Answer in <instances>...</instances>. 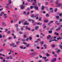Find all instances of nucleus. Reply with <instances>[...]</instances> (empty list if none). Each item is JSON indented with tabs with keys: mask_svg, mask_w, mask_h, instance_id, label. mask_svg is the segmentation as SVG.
<instances>
[{
	"mask_svg": "<svg viewBox=\"0 0 62 62\" xmlns=\"http://www.w3.org/2000/svg\"><path fill=\"white\" fill-rule=\"evenodd\" d=\"M46 54L47 57H48L49 56H50V55H49V54H48V53H46Z\"/></svg>",
	"mask_w": 62,
	"mask_h": 62,
	"instance_id": "nucleus-23",
	"label": "nucleus"
},
{
	"mask_svg": "<svg viewBox=\"0 0 62 62\" xmlns=\"http://www.w3.org/2000/svg\"><path fill=\"white\" fill-rule=\"evenodd\" d=\"M3 51V49H0V52H2V51Z\"/></svg>",
	"mask_w": 62,
	"mask_h": 62,
	"instance_id": "nucleus-58",
	"label": "nucleus"
},
{
	"mask_svg": "<svg viewBox=\"0 0 62 62\" xmlns=\"http://www.w3.org/2000/svg\"><path fill=\"white\" fill-rule=\"evenodd\" d=\"M23 37L24 38H27V36L26 35V34L24 35L23 36Z\"/></svg>",
	"mask_w": 62,
	"mask_h": 62,
	"instance_id": "nucleus-19",
	"label": "nucleus"
},
{
	"mask_svg": "<svg viewBox=\"0 0 62 62\" xmlns=\"http://www.w3.org/2000/svg\"><path fill=\"white\" fill-rule=\"evenodd\" d=\"M2 24L3 25H4V26H5L6 25V24L4 22H3L2 23Z\"/></svg>",
	"mask_w": 62,
	"mask_h": 62,
	"instance_id": "nucleus-13",
	"label": "nucleus"
},
{
	"mask_svg": "<svg viewBox=\"0 0 62 62\" xmlns=\"http://www.w3.org/2000/svg\"><path fill=\"white\" fill-rule=\"evenodd\" d=\"M42 23H37V24H38V25H41V24H42Z\"/></svg>",
	"mask_w": 62,
	"mask_h": 62,
	"instance_id": "nucleus-21",
	"label": "nucleus"
},
{
	"mask_svg": "<svg viewBox=\"0 0 62 62\" xmlns=\"http://www.w3.org/2000/svg\"><path fill=\"white\" fill-rule=\"evenodd\" d=\"M49 22L48 20H45L44 21V23H47Z\"/></svg>",
	"mask_w": 62,
	"mask_h": 62,
	"instance_id": "nucleus-26",
	"label": "nucleus"
},
{
	"mask_svg": "<svg viewBox=\"0 0 62 62\" xmlns=\"http://www.w3.org/2000/svg\"><path fill=\"white\" fill-rule=\"evenodd\" d=\"M59 39H62V38H61L60 37H59Z\"/></svg>",
	"mask_w": 62,
	"mask_h": 62,
	"instance_id": "nucleus-64",
	"label": "nucleus"
},
{
	"mask_svg": "<svg viewBox=\"0 0 62 62\" xmlns=\"http://www.w3.org/2000/svg\"><path fill=\"white\" fill-rule=\"evenodd\" d=\"M57 8H56L55 10H54V12H56L57 11Z\"/></svg>",
	"mask_w": 62,
	"mask_h": 62,
	"instance_id": "nucleus-54",
	"label": "nucleus"
},
{
	"mask_svg": "<svg viewBox=\"0 0 62 62\" xmlns=\"http://www.w3.org/2000/svg\"><path fill=\"white\" fill-rule=\"evenodd\" d=\"M51 36L50 35H48V36L47 37V39H49L50 38H51Z\"/></svg>",
	"mask_w": 62,
	"mask_h": 62,
	"instance_id": "nucleus-8",
	"label": "nucleus"
},
{
	"mask_svg": "<svg viewBox=\"0 0 62 62\" xmlns=\"http://www.w3.org/2000/svg\"><path fill=\"white\" fill-rule=\"evenodd\" d=\"M8 31V29H6L5 30V31L6 32H7V31Z\"/></svg>",
	"mask_w": 62,
	"mask_h": 62,
	"instance_id": "nucleus-55",
	"label": "nucleus"
},
{
	"mask_svg": "<svg viewBox=\"0 0 62 62\" xmlns=\"http://www.w3.org/2000/svg\"><path fill=\"white\" fill-rule=\"evenodd\" d=\"M17 20H18V19L17 18L16 19H14V21L16 22V21H17Z\"/></svg>",
	"mask_w": 62,
	"mask_h": 62,
	"instance_id": "nucleus-47",
	"label": "nucleus"
},
{
	"mask_svg": "<svg viewBox=\"0 0 62 62\" xmlns=\"http://www.w3.org/2000/svg\"><path fill=\"white\" fill-rule=\"evenodd\" d=\"M25 21V20H23V21H21V23H23L24 22V21Z\"/></svg>",
	"mask_w": 62,
	"mask_h": 62,
	"instance_id": "nucleus-37",
	"label": "nucleus"
},
{
	"mask_svg": "<svg viewBox=\"0 0 62 62\" xmlns=\"http://www.w3.org/2000/svg\"><path fill=\"white\" fill-rule=\"evenodd\" d=\"M42 8H41V9L42 10H44V7L43 5H42Z\"/></svg>",
	"mask_w": 62,
	"mask_h": 62,
	"instance_id": "nucleus-22",
	"label": "nucleus"
},
{
	"mask_svg": "<svg viewBox=\"0 0 62 62\" xmlns=\"http://www.w3.org/2000/svg\"><path fill=\"white\" fill-rule=\"evenodd\" d=\"M52 47H54V45H53L52 46Z\"/></svg>",
	"mask_w": 62,
	"mask_h": 62,
	"instance_id": "nucleus-63",
	"label": "nucleus"
},
{
	"mask_svg": "<svg viewBox=\"0 0 62 62\" xmlns=\"http://www.w3.org/2000/svg\"><path fill=\"white\" fill-rule=\"evenodd\" d=\"M59 16H56V19H59Z\"/></svg>",
	"mask_w": 62,
	"mask_h": 62,
	"instance_id": "nucleus-30",
	"label": "nucleus"
},
{
	"mask_svg": "<svg viewBox=\"0 0 62 62\" xmlns=\"http://www.w3.org/2000/svg\"><path fill=\"white\" fill-rule=\"evenodd\" d=\"M56 59L55 58L51 60V62H54L55 61H56Z\"/></svg>",
	"mask_w": 62,
	"mask_h": 62,
	"instance_id": "nucleus-3",
	"label": "nucleus"
},
{
	"mask_svg": "<svg viewBox=\"0 0 62 62\" xmlns=\"http://www.w3.org/2000/svg\"><path fill=\"white\" fill-rule=\"evenodd\" d=\"M54 34V35H58L59 34L58 33H56V32H55Z\"/></svg>",
	"mask_w": 62,
	"mask_h": 62,
	"instance_id": "nucleus-34",
	"label": "nucleus"
},
{
	"mask_svg": "<svg viewBox=\"0 0 62 62\" xmlns=\"http://www.w3.org/2000/svg\"><path fill=\"white\" fill-rule=\"evenodd\" d=\"M16 27H18V24H16Z\"/></svg>",
	"mask_w": 62,
	"mask_h": 62,
	"instance_id": "nucleus-45",
	"label": "nucleus"
},
{
	"mask_svg": "<svg viewBox=\"0 0 62 62\" xmlns=\"http://www.w3.org/2000/svg\"><path fill=\"white\" fill-rule=\"evenodd\" d=\"M39 28V27L38 26H36L35 28V29L36 30H38V29Z\"/></svg>",
	"mask_w": 62,
	"mask_h": 62,
	"instance_id": "nucleus-4",
	"label": "nucleus"
},
{
	"mask_svg": "<svg viewBox=\"0 0 62 62\" xmlns=\"http://www.w3.org/2000/svg\"><path fill=\"white\" fill-rule=\"evenodd\" d=\"M46 17H49V15L48 14H46Z\"/></svg>",
	"mask_w": 62,
	"mask_h": 62,
	"instance_id": "nucleus-15",
	"label": "nucleus"
},
{
	"mask_svg": "<svg viewBox=\"0 0 62 62\" xmlns=\"http://www.w3.org/2000/svg\"><path fill=\"white\" fill-rule=\"evenodd\" d=\"M8 1H9V4H11V0H8Z\"/></svg>",
	"mask_w": 62,
	"mask_h": 62,
	"instance_id": "nucleus-31",
	"label": "nucleus"
},
{
	"mask_svg": "<svg viewBox=\"0 0 62 62\" xmlns=\"http://www.w3.org/2000/svg\"><path fill=\"white\" fill-rule=\"evenodd\" d=\"M57 5L58 6V7H61L62 6V4L59 3L58 4H57Z\"/></svg>",
	"mask_w": 62,
	"mask_h": 62,
	"instance_id": "nucleus-2",
	"label": "nucleus"
},
{
	"mask_svg": "<svg viewBox=\"0 0 62 62\" xmlns=\"http://www.w3.org/2000/svg\"><path fill=\"white\" fill-rule=\"evenodd\" d=\"M60 29H61V28H57L56 29V31H60Z\"/></svg>",
	"mask_w": 62,
	"mask_h": 62,
	"instance_id": "nucleus-11",
	"label": "nucleus"
},
{
	"mask_svg": "<svg viewBox=\"0 0 62 62\" xmlns=\"http://www.w3.org/2000/svg\"><path fill=\"white\" fill-rule=\"evenodd\" d=\"M29 38H27L26 39V41H28V39H29Z\"/></svg>",
	"mask_w": 62,
	"mask_h": 62,
	"instance_id": "nucleus-59",
	"label": "nucleus"
},
{
	"mask_svg": "<svg viewBox=\"0 0 62 62\" xmlns=\"http://www.w3.org/2000/svg\"><path fill=\"white\" fill-rule=\"evenodd\" d=\"M52 31H48V32L49 33H50V34H51L52 33Z\"/></svg>",
	"mask_w": 62,
	"mask_h": 62,
	"instance_id": "nucleus-28",
	"label": "nucleus"
},
{
	"mask_svg": "<svg viewBox=\"0 0 62 62\" xmlns=\"http://www.w3.org/2000/svg\"><path fill=\"white\" fill-rule=\"evenodd\" d=\"M26 29H27V30H30V29L28 28V27L27 26H26Z\"/></svg>",
	"mask_w": 62,
	"mask_h": 62,
	"instance_id": "nucleus-7",
	"label": "nucleus"
},
{
	"mask_svg": "<svg viewBox=\"0 0 62 62\" xmlns=\"http://www.w3.org/2000/svg\"><path fill=\"white\" fill-rule=\"evenodd\" d=\"M20 49H23V46H20Z\"/></svg>",
	"mask_w": 62,
	"mask_h": 62,
	"instance_id": "nucleus-41",
	"label": "nucleus"
},
{
	"mask_svg": "<svg viewBox=\"0 0 62 62\" xmlns=\"http://www.w3.org/2000/svg\"><path fill=\"white\" fill-rule=\"evenodd\" d=\"M48 2H46V5H48Z\"/></svg>",
	"mask_w": 62,
	"mask_h": 62,
	"instance_id": "nucleus-44",
	"label": "nucleus"
},
{
	"mask_svg": "<svg viewBox=\"0 0 62 62\" xmlns=\"http://www.w3.org/2000/svg\"><path fill=\"white\" fill-rule=\"evenodd\" d=\"M42 19V17L40 18L39 19V21H41Z\"/></svg>",
	"mask_w": 62,
	"mask_h": 62,
	"instance_id": "nucleus-25",
	"label": "nucleus"
},
{
	"mask_svg": "<svg viewBox=\"0 0 62 62\" xmlns=\"http://www.w3.org/2000/svg\"><path fill=\"white\" fill-rule=\"evenodd\" d=\"M19 33L20 34H23V32L21 31H19Z\"/></svg>",
	"mask_w": 62,
	"mask_h": 62,
	"instance_id": "nucleus-39",
	"label": "nucleus"
},
{
	"mask_svg": "<svg viewBox=\"0 0 62 62\" xmlns=\"http://www.w3.org/2000/svg\"><path fill=\"white\" fill-rule=\"evenodd\" d=\"M19 43H20V41H18L17 42H16L17 45H18V44Z\"/></svg>",
	"mask_w": 62,
	"mask_h": 62,
	"instance_id": "nucleus-40",
	"label": "nucleus"
},
{
	"mask_svg": "<svg viewBox=\"0 0 62 62\" xmlns=\"http://www.w3.org/2000/svg\"><path fill=\"white\" fill-rule=\"evenodd\" d=\"M13 46L14 47H16V45H15V44H14V43H13Z\"/></svg>",
	"mask_w": 62,
	"mask_h": 62,
	"instance_id": "nucleus-24",
	"label": "nucleus"
},
{
	"mask_svg": "<svg viewBox=\"0 0 62 62\" xmlns=\"http://www.w3.org/2000/svg\"><path fill=\"white\" fill-rule=\"evenodd\" d=\"M49 61V60L48 59L45 60V61L46 62V61Z\"/></svg>",
	"mask_w": 62,
	"mask_h": 62,
	"instance_id": "nucleus-48",
	"label": "nucleus"
},
{
	"mask_svg": "<svg viewBox=\"0 0 62 62\" xmlns=\"http://www.w3.org/2000/svg\"><path fill=\"white\" fill-rule=\"evenodd\" d=\"M23 43L24 44H25V45H26V44H27V43L26 42H23Z\"/></svg>",
	"mask_w": 62,
	"mask_h": 62,
	"instance_id": "nucleus-36",
	"label": "nucleus"
},
{
	"mask_svg": "<svg viewBox=\"0 0 62 62\" xmlns=\"http://www.w3.org/2000/svg\"><path fill=\"white\" fill-rule=\"evenodd\" d=\"M61 50H58L56 51L57 53H59L60 52Z\"/></svg>",
	"mask_w": 62,
	"mask_h": 62,
	"instance_id": "nucleus-17",
	"label": "nucleus"
},
{
	"mask_svg": "<svg viewBox=\"0 0 62 62\" xmlns=\"http://www.w3.org/2000/svg\"><path fill=\"white\" fill-rule=\"evenodd\" d=\"M9 57H7L6 59H9L10 58Z\"/></svg>",
	"mask_w": 62,
	"mask_h": 62,
	"instance_id": "nucleus-43",
	"label": "nucleus"
},
{
	"mask_svg": "<svg viewBox=\"0 0 62 62\" xmlns=\"http://www.w3.org/2000/svg\"><path fill=\"white\" fill-rule=\"evenodd\" d=\"M21 30L22 31H23V27H21V28H20Z\"/></svg>",
	"mask_w": 62,
	"mask_h": 62,
	"instance_id": "nucleus-35",
	"label": "nucleus"
},
{
	"mask_svg": "<svg viewBox=\"0 0 62 62\" xmlns=\"http://www.w3.org/2000/svg\"><path fill=\"white\" fill-rule=\"evenodd\" d=\"M9 57L11 59H12V57L11 56H10Z\"/></svg>",
	"mask_w": 62,
	"mask_h": 62,
	"instance_id": "nucleus-42",
	"label": "nucleus"
},
{
	"mask_svg": "<svg viewBox=\"0 0 62 62\" xmlns=\"http://www.w3.org/2000/svg\"><path fill=\"white\" fill-rule=\"evenodd\" d=\"M21 9H23L24 8V6L23 5H21Z\"/></svg>",
	"mask_w": 62,
	"mask_h": 62,
	"instance_id": "nucleus-1",
	"label": "nucleus"
},
{
	"mask_svg": "<svg viewBox=\"0 0 62 62\" xmlns=\"http://www.w3.org/2000/svg\"><path fill=\"white\" fill-rule=\"evenodd\" d=\"M2 35L1 34H0V38H2Z\"/></svg>",
	"mask_w": 62,
	"mask_h": 62,
	"instance_id": "nucleus-46",
	"label": "nucleus"
},
{
	"mask_svg": "<svg viewBox=\"0 0 62 62\" xmlns=\"http://www.w3.org/2000/svg\"><path fill=\"white\" fill-rule=\"evenodd\" d=\"M7 33L8 34H10L11 33V31H8L7 32Z\"/></svg>",
	"mask_w": 62,
	"mask_h": 62,
	"instance_id": "nucleus-32",
	"label": "nucleus"
},
{
	"mask_svg": "<svg viewBox=\"0 0 62 62\" xmlns=\"http://www.w3.org/2000/svg\"><path fill=\"white\" fill-rule=\"evenodd\" d=\"M31 17H35V16H34V15L33 14H32V15H31Z\"/></svg>",
	"mask_w": 62,
	"mask_h": 62,
	"instance_id": "nucleus-18",
	"label": "nucleus"
},
{
	"mask_svg": "<svg viewBox=\"0 0 62 62\" xmlns=\"http://www.w3.org/2000/svg\"><path fill=\"white\" fill-rule=\"evenodd\" d=\"M54 38V37L53 36H52V37H51V38L50 39V40L51 39H53Z\"/></svg>",
	"mask_w": 62,
	"mask_h": 62,
	"instance_id": "nucleus-53",
	"label": "nucleus"
},
{
	"mask_svg": "<svg viewBox=\"0 0 62 62\" xmlns=\"http://www.w3.org/2000/svg\"><path fill=\"white\" fill-rule=\"evenodd\" d=\"M4 12H2L1 13V14H0V16H2V15H3L4 14Z\"/></svg>",
	"mask_w": 62,
	"mask_h": 62,
	"instance_id": "nucleus-12",
	"label": "nucleus"
},
{
	"mask_svg": "<svg viewBox=\"0 0 62 62\" xmlns=\"http://www.w3.org/2000/svg\"><path fill=\"white\" fill-rule=\"evenodd\" d=\"M53 41H57V40L56 39H54L53 40Z\"/></svg>",
	"mask_w": 62,
	"mask_h": 62,
	"instance_id": "nucleus-33",
	"label": "nucleus"
},
{
	"mask_svg": "<svg viewBox=\"0 0 62 62\" xmlns=\"http://www.w3.org/2000/svg\"><path fill=\"white\" fill-rule=\"evenodd\" d=\"M27 21H26L25 22V23H23V24L24 25H28L29 24V23H27Z\"/></svg>",
	"mask_w": 62,
	"mask_h": 62,
	"instance_id": "nucleus-5",
	"label": "nucleus"
},
{
	"mask_svg": "<svg viewBox=\"0 0 62 62\" xmlns=\"http://www.w3.org/2000/svg\"><path fill=\"white\" fill-rule=\"evenodd\" d=\"M62 21V19H60V21H59V22H61Z\"/></svg>",
	"mask_w": 62,
	"mask_h": 62,
	"instance_id": "nucleus-56",
	"label": "nucleus"
},
{
	"mask_svg": "<svg viewBox=\"0 0 62 62\" xmlns=\"http://www.w3.org/2000/svg\"><path fill=\"white\" fill-rule=\"evenodd\" d=\"M29 39H30V40H31V39H32V37H30L29 38Z\"/></svg>",
	"mask_w": 62,
	"mask_h": 62,
	"instance_id": "nucleus-60",
	"label": "nucleus"
},
{
	"mask_svg": "<svg viewBox=\"0 0 62 62\" xmlns=\"http://www.w3.org/2000/svg\"><path fill=\"white\" fill-rule=\"evenodd\" d=\"M59 47H60V48L61 49H62V45L61 44H60L59 45Z\"/></svg>",
	"mask_w": 62,
	"mask_h": 62,
	"instance_id": "nucleus-16",
	"label": "nucleus"
},
{
	"mask_svg": "<svg viewBox=\"0 0 62 62\" xmlns=\"http://www.w3.org/2000/svg\"><path fill=\"white\" fill-rule=\"evenodd\" d=\"M26 12L25 11L23 12V14H26Z\"/></svg>",
	"mask_w": 62,
	"mask_h": 62,
	"instance_id": "nucleus-61",
	"label": "nucleus"
},
{
	"mask_svg": "<svg viewBox=\"0 0 62 62\" xmlns=\"http://www.w3.org/2000/svg\"><path fill=\"white\" fill-rule=\"evenodd\" d=\"M40 43L41 44V45H43V43H44V42H43V41H42V42L40 41Z\"/></svg>",
	"mask_w": 62,
	"mask_h": 62,
	"instance_id": "nucleus-20",
	"label": "nucleus"
},
{
	"mask_svg": "<svg viewBox=\"0 0 62 62\" xmlns=\"http://www.w3.org/2000/svg\"><path fill=\"white\" fill-rule=\"evenodd\" d=\"M34 8L35 9H36V10H38V8H39L36 6H34Z\"/></svg>",
	"mask_w": 62,
	"mask_h": 62,
	"instance_id": "nucleus-9",
	"label": "nucleus"
},
{
	"mask_svg": "<svg viewBox=\"0 0 62 62\" xmlns=\"http://www.w3.org/2000/svg\"><path fill=\"white\" fill-rule=\"evenodd\" d=\"M44 47H46L47 46L45 45V44L44 45H43Z\"/></svg>",
	"mask_w": 62,
	"mask_h": 62,
	"instance_id": "nucleus-57",
	"label": "nucleus"
},
{
	"mask_svg": "<svg viewBox=\"0 0 62 62\" xmlns=\"http://www.w3.org/2000/svg\"><path fill=\"white\" fill-rule=\"evenodd\" d=\"M44 28H45L46 27V26L45 25V24H44L43 25V26Z\"/></svg>",
	"mask_w": 62,
	"mask_h": 62,
	"instance_id": "nucleus-10",
	"label": "nucleus"
},
{
	"mask_svg": "<svg viewBox=\"0 0 62 62\" xmlns=\"http://www.w3.org/2000/svg\"><path fill=\"white\" fill-rule=\"evenodd\" d=\"M42 58H43V59H46L47 57H43Z\"/></svg>",
	"mask_w": 62,
	"mask_h": 62,
	"instance_id": "nucleus-27",
	"label": "nucleus"
},
{
	"mask_svg": "<svg viewBox=\"0 0 62 62\" xmlns=\"http://www.w3.org/2000/svg\"><path fill=\"white\" fill-rule=\"evenodd\" d=\"M35 17H36V20H38V19H39V17H38V15H37L36 16H35Z\"/></svg>",
	"mask_w": 62,
	"mask_h": 62,
	"instance_id": "nucleus-6",
	"label": "nucleus"
},
{
	"mask_svg": "<svg viewBox=\"0 0 62 62\" xmlns=\"http://www.w3.org/2000/svg\"><path fill=\"white\" fill-rule=\"evenodd\" d=\"M29 46H30V44H28L26 45V47H29Z\"/></svg>",
	"mask_w": 62,
	"mask_h": 62,
	"instance_id": "nucleus-14",
	"label": "nucleus"
},
{
	"mask_svg": "<svg viewBox=\"0 0 62 62\" xmlns=\"http://www.w3.org/2000/svg\"><path fill=\"white\" fill-rule=\"evenodd\" d=\"M31 21H32V23H34L35 22V21H34L33 20H31Z\"/></svg>",
	"mask_w": 62,
	"mask_h": 62,
	"instance_id": "nucleus-49",
	"label": "nucleus"
},
{
	"mask_svg": "<svg viewBox=\"0 0 62 62\" xmlns=\"http://www.w3.org/2000/svg\"><path fill=\"white\" fill-rule=\"evenodd\" d=\"M59 16H60V17H62V13H60L59 14Z\"/></svg>",
	"mask_w": 62,
	"mask_h": 62,
	"instance_id": "nucleus-38",
	"label": "nucleus"
},
{
	"mask_svg": "<svg viewBox=\"0 0 62 62\" xmlns=\"http://www.w3.org/2000/svg\"><path fill=\"white\" fill-rule=\"evenodd\" d=\"M37 48L38 49H39V48H40V47H39V46H37Z\"/></svg>",
	"mask_w": 62,
	"mask_h": 62,
	"instance_id": "nucleus-52",
	"label": "nucleus"
},
{
	"mask_svg": "<svg viewBox=\"0 0 62 62\" xmlns=\"http://www.w3.org/2000/svg\"><path fill=\"white\" fill-rule=\"evenodd\" d=\"M36 4V2H34L33 4V6H34V5H35V4Z\"/></svg>",
	"mask_w": 62,
	"mask_h": 62,
	"instance_id": "nucleus-50",
	"label": "nucleus"
},
{
	"mask_svg": "<svg viewBox=\"0 0 62 62\" xmlns=\"http://www.w3.org/2000/svg\"><path fill=\"white\" fill-rule=\"evenodd\" d=\"M34 7L33 6H31L30 7V8L31 9H32L33 8H34Z\"/></svg>",
	"mask_w": 62,
	"mask_h": 62,
	"instance_id": "nucleus-29",
	"label": "nucleus"
},
{
	"mask_svg": "<svg viewBox=\"0 0 62 62\" xmlns=\"http://www.w3.org/2000/svg\"><path fill=\"white\" fill-rule=\"evenodd\" d=\"M28 20L29 21V22H31V19H29Z\"/></svg>",
	"mask_w": 62,
	"mask_h": 62,
	"instance_id": "nucleus-62",
	"label": "nucleus"
},
{
	"mask_svg": "<svg viewBox=\"0 0 62 62\" xmlns=\"http://www.w3.org/2000/svg\"><path fill=\"white\" fill-rule=\"evenodd\" d=\"M58 23V21H56L55 22V23L57 24V23Z\"/></svg>",
	"mask_w": 62,
	"mask_h": 62,
	"instance_id": "nucleus-51",
	"label": "nucleus"
}]
</instances>
